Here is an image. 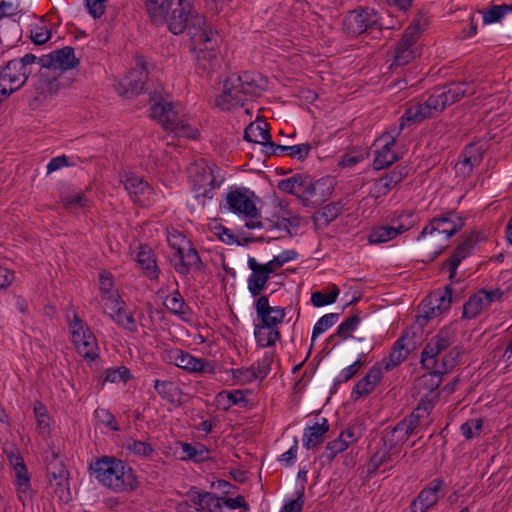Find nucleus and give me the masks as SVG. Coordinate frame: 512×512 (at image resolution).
<instances>
[{"label": "nucleus", "instance_id": "nucleus-46", "mask_svg": "<svg viewBox=\"0 0 512 512\" xmlns=\"http://www.w3.org/2000/svg\"><path fill=\"white\" fill-rule=\"evenodd\" d=\"M429 296L423 299L418 307L417 323L420 326H425L431 319H434L442 315L439 310L436 309L435 305L429 303Z\"/></svg>", "mask_w": 512, "mask_h": 512}, {"label": "nucleus", "instance_id": "nucleus-45", "mask_svg": "<svg viewBox=\"0 0 512 512\" xmlns=\"http://www.w3.org/2000/svg\"><path fill=\"white\" fill-rule=\"evenodd\" d=\"M508 13H512V4L492 5L483 12L484 24L500 22Z\"/></svg>", "mask_w": 512, "mask_h": 512}, {"label": "nucleus", "instance_id": "nucleus-22", "mask_svg": "<svg viewBox=\"0 0 512 512\" xmlns=\"http://www.w3.org/2000/svg\"><path fill=\"white\" fill-rule=\"evenodd\" d=\"M484 149L475 143L466 145L455 164L456 174L463 179L471 176L473 169L483 160Z\"/></svg>", "mask_w": 512, "mask_h": 512}, {"label": "nucleus", "instance_id": "nucleus-26", "mask_svg": "<svg viewBox=\"0 0 512 512\" xmlns=\"http://www.w3.org/2000/svg\"><path fill=\"white\" fill-rule=\"evenodd\" d=\"M123 184L134 203L142 206L147 205L149 196L153 193V188L148 182L134 174H126Z\"/></svg>", "mask_w": 512, "mask_h": 512}, {"label": "nucleus", "instance_id": "nucleus-35", "mask_svg": "<svg viewBox=\"0 0 512 512\" xmlns=\"http://www.w3.org/2000/svg\"><path fill=\"white\" fill-rule=\"evenodd\" d=\"M410 225L411 223H399L396 226L382 225L374 227L368 236V240L372 244L388 242L390 240L395 239L399 234H402L403 232L407 231L410 228Z\"/></svg>", "mask_w": 512, "mask_h": 512}, {"label": "nucleus", "instance_id": "nucleus-40", "mask_svg": "<svg viewBox=\"0 0 512 512\" xmlns=\"http://www.w3.org/2000/svg\"><path fill=\"white\" fill-rule=\"evenodd\" d=\"M163 304L170 313L179 316L182 320H188L191 316V309L178 290L167 296Z\"/></svg>", "mask_w": 512, "mask_h": 512}, {"label": "nucleus", "instance_id": "nucleus-7", "mask_svg": "<svg viewBox=\"0 0 512 512\" xmlns=\"http://www.w3.org/2000/svg\"><path fill=\"white\" fill-rule=\"evenodd\" d=\"M150 117L158 121L166 132L178 137L196 139L199 135L197 128L193 127L184 114H180L173 103L164 99L155 101L150 107Z\"/></svg>", "mask_w": 512, "mask_h": 512}, {"label": "nucleus", "instance_id": "nucleus-11", "mask_svg": "<svg viewBox=\"0 0 512 512\" xmlns=\"http://www.w3.org/2000/svg\"><path fill=\"white\" fill-rule=\"evenodd\" d=\"M216 173H219V168L204 159H200L191 164L189 167V175L193 189L196 192V198H213L215 188L222 183V179L217 181Z\"/></svg>", "mask_w": 512, "mask_h": 512}, {"label": "nucleus", "instance_id": "nucleus-8", "mask_svg": "<svg viewBox=\"0 0 512 512\" xmlns=\"http://www.w3.org/2000/svg\"><path fill=\"white\" fill-rule=\"evenodd\" d=\"M433 407L434 401L422 399L408 416L398 422L392 429L385 431L383 438L386 443L390 444L391 448L398 447L401 449L402 445L421 424V421L429 416Z\"/></svg>", "mask_w": 512, "mask_h": 512}, {"label": "nucleus", "instance_id": "nucleus-52", "mask_svg": "<svg viewBox=\"0 0 512 512\" xmlns=\"http://www.w3.org/2000/svg\"><path fill=\"white\" fill-rule=\"evenodd\" d=\"M103 313L109 316V313L119 312L120 309L126 308V303L117 293L102 296Z\"/></svg>", "mask_w": 512, "mask_h": 512}, {"label": "nucleus", "instance_id": "nucleus-47", "mask_svg": "<svg viewBox=\"0 0 512 512\" xmlns=\"http://www.w3.org/2000/svg\"><path fill=\"white\" fill-rule=\"evenodd\" d=\"M109 317L121 328L135 333L137 331L136 321L132 314L127 313L126 308L120 309L119 312L109 313Z\"/></svg>", "mask_w": 512, "mask_h": 512}, {"label": "nucleus", "instance_id": "nucleus-44", "mask_svg": "<svg viewBox=\"0 0 512 512\" xmlns=\"http://www.w3.org/2000/svg\"><path fill=\"white\" fill-rule=\"evenodd\" d=\"M428 302L432 303V305H435L436 309L439 310L441 314L448 311L452 303L451 286L447 285L443 292H435L433 294H430Z\"/></svg>", "mask_w": 512, "mask_h": 512}, {"label": "nucleus", "instance_id": "nucleus-4", "mask_svg": "<svg viewBox=\"0 0 512 512\" xmlns=\"http://www.w3.org/2000/svg\"><path fill=\"white\" fill-rule=\"evenodd\" d=\"M267 80L261 75L244 72L232 73L223 83V91L216 99V105L222 110H230L243 106L246 101L253 100L266 89Z\"/></svg>", "mask_w": 512, "mask_h": 512}, {"label": "nucleus", "instance_id": "nucleus-13", "mask_svg": "<svg viewBox=\"0 0 512 512\" xmlns=\"http://www.w3.org/2000/svg\"><path fill=\"white\" fill-rule=\"evenodd\" d=\"M69 328L71 330L72 342L77 352L88 360H95L98 354V343L96 337L92 333L90 327L73 312V318L69 320Z\"/></svg>", "mask_w": 512, "mask_h": 512}, {"label": "nucleus", "instance_id": "nucleus-19", "mask_svg": "<svg viewBox=\"0 0 512 512\" xmlns=\"http://www.w3.org/2000/svg\"><path fill=\"white\" fill-rule=\"evenodd\" d=\"M169 359L179 368L188 372L216 373L213 363L194 357L181 349H173L169 352Z\"/></svg>", "mask_w": 512, "mask_h": 512}, {"label": "nucleus", "instance_id": "nucleus-2", "mask_svg": "<svg viewBox=\"0 0 512 512\" xmlns=\"http://www.w3.org/2000/svg\"><path fill=\"white\" fill-rule=\"evenodd\" d=\"M454 341V332L444 328L426 344L421 353L420 363L427 372L418 378L417 386L420 391L426 394L434 392L440 386L442 376L459 363L463 353V349L459 346L452 347L441 359L438 358Z\"/></svg>", "mask_w": 512, "mask_h": 512}, {"label": "nucleus", "instance_id": "nucleus-49", "mask_svg": "<svg viewBox=\"0 0 512 512\" xmlns=\"http://www.w3.org/2000/svg\"><path fill=\"white\" fill-rule=\"evenodd\" d=\"M359 323L360 318L358 315L349 316L338 326L336 334L332 335L329 340H332L336 336L342 340L347 339L350 337L351 333L356 330Z\"/></svg>", "mask_w": 512, "mask_h": 512}, {"label": "nucleus", "instance_id": "nucleus-36", "mask_svg": "<svg viewBox=\"0 0 512 512\" xmlns=\"http://www.w3.org/2000/svg\"><path fill=\"white\" fill-rule=\"evenodd\" d=\"M136 261L140 265L143 273L150 280H157L160 269L157 266L155 255L152 249L147 245H141L136 255Z\"/></svg>", "mask_w": 512, "mask_h": 512}, {"label": "nucleus", "instance_id": "nucleus-43", "mask_svg": "<svg viewBox=\"0 0 512 512\" xmlns=\"http://www.w3.org/2000/svg\"><path fill=\"white\" fill-rule=\"evenodd\" d=\"M179 445L184 453V456L181 457L182 460L203 462L208 459L209 450L203 444L197 443L196 445H192L186 442H179Z\"/></svg>", "mask_w": 512, "mask_h": 512}, {"label": "nucleus", "instance_id": "nucleus-41", "mask_svg": "<svg viewBox=\"0 0 512 512\" xmlns=\"http://www.w3.org/2000/svg\"><path fill=\"white\" fill-rule=\"evenodd\" d=\"M355 440L356 438L353 432L349 430L342 431L336 439L327 443V458L330 460L333 459L335 455L346 450L349 444L353 443Z\"/></svg>", "mask_w": 512, "mask_h": 512}, {"label": "nucleus", "instance_id": "nucleus-27", "mask_svg": "<svg viewBox=\"0 0 512 512\" xmlns=\"http://www.w3.org/2000/svg\"><path fill=\"white\" fill-rule=\"evenodd\" d=\"M247 265L252 271L248 278V290L251 295L255 297L260 295L265 288L272 272L267 265L258 263L253 257L248 259Z\"/></svg>", "mask_w": 512, "mask_h": 512}, {"label": "nucleus", "instance_id": "nucleus-14", "mask_svg": "<svg viewBox=\"0 0 512 512\" xmlns=\"http://www.w3.org/2000/svg\"><path fill=\"white\" fill-rule=\"evenodd\" d=\"M382 25L378 13L371 8H357L349 11L342 21L343 32L350 37H356Z\"/></svg>", "mask_w": 512, "mask_h": 512}, {"label": "nucleus", "instance_id": "nucleus-42", "mask_svg": "<svg viewBox=\"0 0 512 512\" xmlns=\"http://www.w3.org/2000/svg\"><path fill=\"white\" fill-rule=\"evenodd\" d=\"M154 389L163 400L171 404L178 401L180 389L174 382L156 379L154 380Z\"/></svg>", "mask_w": 512, "mask_h": 512}, {"label": "nucleus", "instance_id": "nucleus-55", "mask_svg": "<svg viewBox=\"0 0 512 512\" xmlns=\"http://www.w3.org/2000/svg\"><path fill=\"white\" fill-rule=\"evenodd\" d=\"M233 380L238 384H248L259 380L253 366L249 368H239L231 370Z\"/></svg>", "mask_w": 512, "mask_h": 512}, {"label": "nucleus", "instance_id": "nucleus-51", "mask_svg": "<svg viewBox=\"0 0 512 512\" xmlns=\"http://www.w3.org/2000/svg\"><path fill=\"white\" fill-rule=\"evenodd\" d=\"M298 256V253L295 250H284L277 256H274L272 260L265 263L269 270L272 273H275L278 269H280L284 264L295 260Z\"/></svg>", "mask_w": 512, "mask_h": 512}, {"label": "nucleus", "instance_id": "nucleus-10", "mask_svg": "<svg viewBox=\"0 0 512 512\" xmlns=\"http://www.w3.org/2000/svg\"><path fill=\"white\" fill-rule=\"evenodd\" d=\"M45 462L49 488L59 501L68 503L72 496L69 485V472L64 464L63 456L54 450H50L46 452Z\"/></svg>", "mask_w": 512, "mask_h": 512}, {"label": "nucleus", "instance_id": "nucleus-30", "mask_svg": "<svg viewBox=\"0 0 512 512\" xmlns=\"http://www.w3.org/2000/svg\"><path fill=\"white\" fill-rule=\"evenodd\" d=\"M407 174V167L398 165L389 173L379 178L373 186L375 198L387 195Z\"/></svg>", "mask_w": 512, "mask_h": 512}, {"label": "nucleus", "instance_id": "nucleus-56", "mask_svg": "<svg viewBox=\"0 0 512 512\" xmlns=\"http://www.w3.org/2000/svg\"><path fill=\"white\" fill-rule=\"evenodd\" d=\"M482 426V419H471L460 426V431L466 439L470 440L480 434Z\"/></svg>", "mask_w": 512, "mask_h": 512}, {"label": "nucleus", "instance_id": "nucleus-37", "mask_svg": "<svg viewBox=\"0 0 512 512\" xmlns=\"http://www.w3.org/2000/svg\"><path fill=\"white\" fill-rule=\"evenodd\" d=\"M399 453L400 449L398 447L391 448L390 444L386 443L385 439L382 437L379 446L370 458L368 464L369 472H374L380 466L392 462L394 456L398 455Z\"/></svg>", "mask_w": 512, "mask_h": 512}, {"label": "nucleus", "instance_id": "nucleus-23", "mask_svg": "<svg viewBox=\"0 0 512 512\" xmlns=\"http://www.w3.org/2000/svg\"><path fill=\"white\" fill-rule=\"evenodd\" d=\"M291 225L292 223L289 217L279 214H273L271 218H266L264 221L258 218L256 220H246L245 222V227L248 229L264 228L271 232H278V234L271 237V239H280L286 236L291 237Z\"/></svg>", "mask_w": 512, "mask_h": 512}, {"label": "nucleus", "instance_id": "nucleus-48", "mask_svg": "<svg viewBox=\"0 0 512 512\" xmlns=\"http://www.w3.org/2000/svg\"><path fill=\"white\" fill-rule=\"evenodd\" d=\"M167 242L176 251V256L183 250H186V247L192 243L183 233L176 229L168 231Z\"/></svg>", "mask_w": 512, "mask_h": 512}, {"label": "nucleus", "instance_id": "nucleus-5", "mask_svg": "<svg viewBox=\"0 0 512 512\" xmlns=\"http://www.w3.org/2000/svg\"><path fill=\"white\" fill-rule=\"evenodd\" d=\"M89 471L104 487L117 493L135 490L138 485L133 469L113 456L95 459L89 464Z\"/></svg>", "mask_w": 512, "mask_h": 512}, {"label": "nucleus", "instance_id": "nucleus-53", "mask_svg": "<svg viewBox=\"0 0 512 512\" xmlns=\"http://www.w3.org/2000/svg\"><path fill=\"white\" fill-rule=\"evenodd\" d=\"M302 441L306 449L316 447L320 443V423L315 422L312 426L307 427L304 430Z\"/></svg>", "mask_w": 512, "mask_h": 512}, {"label": "nucleus", "instance_id": "nucleus-18", "mask_svg": "<svg viewBox=\"0 0 512 512\" xmlns=\"http://www.w3.org/2000/svg\"><path fill=\"white\" fill-rule=\"evenodd\" d=\"M38 65L46 70H57L60 73L69 69L76 68L79 65V60L75 57L74 49L70 46L52 51L47 55L37 57Z\"/></svg>", "mask_w": 512, "mask_h": 512}, {"label": "nucleus", "instance_id": "nucleus-24", "mask_svg": "<svg viewBox=\"0 0 512 512\" xmlns=\"http://www.w3.org/2000/svg\"><path fill=\"white\" fill-rule=\"evenodd\" d=\"M317 184L318 181H313L307 176L297 196L307 212L312 214L315 226H317V215L320 210V193L317 192Z\"/></svg>", "mask_w": 512, "mask_h": 512}, {"label": "nucleus", "instance_id": "nucleus-9", "mask_svg": "<svg viewBox=\"0 0 512 512\" xmlns=\"http://www.w3.org/2000/svg\"><path fill=\"white\" fill-rule=\"evenodd\" d=\"M425 24L421 19H414L404 30L401 39L394 47L393 61L390 69L405 66L421 55V44L419 38L424 30Z\"/></svg>", "mask_w": 512, "mask_h": 512}, {"label": "nucleus", "instance_id": "nucleus-3", "mask_svg": "<svg viewBox=\"0 0 512 512\" xmlns=\"http://www.w3.org/2000/svg\"><path fill=\"white\" fill-rule=\"evenodd\" d=\"M476 93L473 82H457L434 88L432 94L423 102H409L400 119L399 129L420 123L426 118L440 114L447 106H450L465 96Z\"/></svg>", "mask_w": 512, "mask_h": 512}, {"label": "nucleus", "instance_id": "nucleus-61", "mask_svg": "<svg viewBox=\"0 0 512 512\" xmlns=\"http://www.w3.org/2000/svg\"><path fill=\"white\" fill-rule=\"evenodd\" d=\"M131 374L128 368L122 366L116 369H109L106 371L105 381L111 383L126 382L130 379Z\"/></svg>", "mask_w": 512, "mask_h": 512}, {"label": "nucleus", "instance_id": "nucleus-64", "mask_svg": "<svg viewBox=\"0 0 512 512\" xmlns=\"http://www.w3.org/2000/svg\"><path fill=\"white\" fill-rule=\"evenodd\" d=\"M34 414L37 419V426L39 429H46L49 427V415L46 407L39 401L34 404Z\"/></svg>", "mask_w": 512, "mask_h": 512}, {"label": "nucleus", "instance_id": "nucleus-6", "mask_svg": "<svg viewBox=\"0 0 512 512\" xmlns=\"http://www.w3.org/2000/svg\"><path fill=\"white\" fill-rule=\"evenodd\" d=\"M258 323L255 324L254 336L261 347H271L280 340L279 326L285 318V311L278 306H270L266 295L260 296L255 305Z\"/></svg>", "mask_w": 512, "mask_h": 512}, {"label": "nucleus", "instance_id": "nucleus-29", "mask_svg": "<svg viewBox=\"0 0 512 512\" xmlns=\"http://www.w3.org/2000/svg\"><path fill=\"white\" fill-rule=\"evenodd\" d=\"M382 378V368L376 364L372 366L366 375L360 379L351 392V399L357 401L363 396L372 393Z\"/></svg>", "mask_w": 512, "mask_h": 512}, {"label": "nucleus", "instance_id": "nucleus-32", "mask_svg": "<svg viewBox=\"0 0 512 512\" xmlns=\"http://www.w3.org/2000/svg\"><path fill=\"white\" fill-rule=\"evenodd\" d=\"M476 240L472 234L463 236L461 242L454 249L451 257L446 260L445 265L448 267L450 278H453L456 274L457 268L462 260L467 258L474 246Z\"/></svg>", "mask_w": 512, "mask_h": 512}, {"label": "nucleus", "instance_id": "nucleus-38", "mask_svg": "<svg viewBox=\"0 0 512 512\" xmlns=\"http://www.w3.org/2000/svg\"><path fill=\"white\" fill-rule=\"evenodd\" d=\"M268 151L267 155H288L292 158H297L298 160H304L308 157L309 152L312 148L310 143H304L299 145H280L276 143H268Z\"/></svg>", "mask_w": 512, "mask_h": 512}, {"label": "nucleus", "instance_id": "nucleus-31", "mask_svg": "<svg viewBox=\"0 0 512 512\" xmlns=\"http://www.w3.org/2000/svg\"><path fill=\"white\" fill-rule=\"evenodd\" d=\"M61 73L54 72L53 70H47L41 72L35 85L36 95L34 99L40 101L46 97V95H54L58 92L60 87L59 77Z\"/></svg>", "mask_w": 512, "mask_h": 512}, {"label": "nucleus", "instance_id": "nucleus-33", "mask_svg": "<svg viewBox=\"0 0 512 512\" xmlns=\"http://www.w3.org/2000/svg\"><path fill=\"white\" fill-rule=\"evenodd\" d=\"M244 139L248 142L260 144L264 147V152L267 154L268 143L271 141V135L268 130V124L264 121L250 123L244 131Z\"/></svg>", "mask_w": 512, "mask_h": 512}, {"label": "nucleus", "instance_id": "nucleus-21", "mask_svg": "<svg viewBox=\"0 0 512 512\" xmlns=\"http://www.w3.org/2000/svg\"><path fill=\"white\" fill-rule=\"evenodd\" d=\"M444 480L436 478L430 484L422 489L418 496L411 502L409 509L410 512H427L438 502L440 492L444 488Z\"/></svg>", "mask_w": 512, "mask_h": 512}, {"label": "nucleus", "instance_id": "nucleus-15", "mask_svg": "<svg viewBox=\"0 0 512 512\" xmlns=\"http://www.w3.org/2000/svg\"><path fill=\"white\" fill-rule=\"evenodd\" d=\"M464 227V219L455 212H446L439 217H434L422 229L417 240H422L426 236L435 238L443 236L445 242L457 234Z\"/></svg>", "mask_w": 512, "mask_h": 512}, {"label": "nucleus", "instance_id": "nucleus-58", "mask_svg": "<svg viewBox=\"0 0 512 512\" xmlns=\"http://www.w3.org/2000/svg\"><path fill=\"white\" fill-rule=\"evenodd\" d=\"M197 499L198 502L204 503V508H206L207 512H218L222 508L221 499L210 492H203L201 498Z\"/></svg>", "mask_w": 512, "mask_h": 512}, {"label": "nucleus", "instance_id": "nucleus-57", "mask_svg": "<svg viewBox=\"0 0 512 512\" xmlns=\"http://www.w3.org/2000/svg\"><path fill=\"white\" fill-rule=\"evenodd\" d=\"M272 363L273 355L271 353H265L260 360L252 365L260 381L269 374Z\"/></svg>", "mask_w": 512, "mask_h": 512}, {"label": "nucleus", "instance_id": "nucleus-20", "mask_svg": "<svg viewBox=\"0 0 512 512\" xmlns=\"http://www.w3.org/2000/svg\"><path fill=\"white\" fill-rule=\"evenodd\" d=\"M148 71L143 59H137V67L119 84V93L126 98L139 95L144 90Z\"/></svg>", "mask_w": 512, "mask_h": 512}, {"label": "nucleus", "instance_id": "nucleus-50", "mask_svg": "<svg viewBox=\"0 0 512 512\" xmlns=\"http://www.w3.org/2000/svg\"><path fill=\"white\" fill-rule=\"evenodd\" d=\"M307 175H294L290 178L283 179L279 182L278 188L286 193L295 194L298 196L300 188L302 187Z\"/></svg>", "mask_w": 512, "mask_h": 512}, {"label": "nucleus", "instance_id": "nucleus-62", "mask_svg": "<svg viewBox=\"0 0 512 512\" xmlns=\"http://www.w3.org/2000/svg\"><path fill=\"white\" fill-rule=\"evenodd\" d=\"M16 474V485L17 489L20 492H26L30 486V478L28 475V471L26 465H19L16 469H14Z\"/></svg>", "mask_w": 512, "mask_h": 512}, {"label": "nucleus", "instance_id": "nucleus-39", "mask_svg": "<svg viewBox=\"0 0 512 512\" xmlns=\"http://www.w3.org/2000/svg\"><path fill=\"white\" fill-rule=\"evenodd\" d=\"M143 2L151 21L156 24H162L174 0H143Z\"/></svg>", "mask_w": 512, "mask_h": 512}, {"label": "nucleus", "instance_id": "nucleus-34", "mask_svg": "<svg viewBox=\"0 0 512 512\" xmlns=\"http://www.w3.org/2000/svg\"><path fill=\"white\" fill-rule=\"evenodd\" d=\"M378 142H384L381 148L376 150V155L373 161V167L376 170L384 169L398 160V156L394 151H392V146H394L396 140L394 137H390L388 139L385 136H382Z\"/></svg>", "mask_w": 512, "mask_h": 512}, {"label": "nucleus", "instance_id": "nucleus-16", "mask_svg": "<svg viewBox=\"0 0 512 512\" xmlns=\"http://www.w3.org/2000/svg\"><path fill=\"white\" fill-rule=\"evenodd\" d=\"M253 192L248 189L236 188L230 190L225 198V201L220 204V210H227L229 212L242 215L247 220H256L261 218L260 213L252 200Z\"/></svg>", "mask_w": 512, "mask_h": 512}, {"label": "nucleus", "instance_id": "nucleus-12", "mask_svg": "<svg viewBox=\"0 0 512 512\" xmlns=\"http://www.w3.org/2000/svg\"><path fill=\"white\" fill-rule=\"evenodd\" d=\"M35 64H38V60L32 53H27L21 58L12 59L0 69V79L4 80L16 92L26 83Z\"/></svg>", "mask_w": 512, "mask_h": 512}, {"label": "nucleus", "instance_id": "nucleus-17", "mask_svg": "<svg viewBox=\"0 0 512 512\" xmlns=\"http://www.w3.org/2000/svg\"><path fill=\"white\" fill-rule=\"evenodd\" d=\"M503 295L504 292L498 288L493 290H478L464 303L462 318L468 320L476 318L492 303L502 301Z\"/></svg>", "mask_w": 512, "mask_h": 512}, {"label": "nucleus", "instance_id": "nucleus-60", "mask_svg": "<svg viewBox=\"0 0 512 512\" xmlns=\"http://www.w3.org/2000/svg\"><path fill=\"white\" fill-rule=\"evenodd\" d=\"M343 211V205L340 201L332 202L322 206V218L326 224H329L336 219Z\"/></svg>", "mask_w": 512, "mask_h": 512}, {"label": "nucleus", "instance_id": "nucleus-63", "mask_svg": "<svg viewBox=\"0 0 512 512\" xmlns=\"http://www.w3.org/2000/svg\"><path fill=\"white\" fill-rule=\"evenodd\" d=\"M362 366H363V362L360 359H357L355 362H353L351 365L344 368L340 372V374L337 378V382L344 383V382L349 381L359 372V370L361 369Z\"/></svg>", "mask_w": 512, "mask_h": 512}, {"label": "nucleus", "instance_id": "nucleus-54", "mask_svg": "<svg viewBox=\"0 0 512 512\" xmlns=\"http://www.w3.org/2000/svg\"><path fill=\"white\" fill-rule=\"evenodd\" d=\"M126 449L141 457H149L154 453V449L149 443L134 439H130L126 442Z\"/></svg>", "mask_w": 512, "mask_h": 512}, {"label": "nucleus", "instance_id": "nucleus-59", "mask_svg": "<svg viewBox=\"0 0 512 512\" xmlns=\"http://www.w3.org/2000/svg\"><path fill=\"white\" fill-rule=\"evenodd\" d=\"M62 201L67 210H75L77 208L85 207L88 203V199L83 192L66 196Z\"/></svg>", "mask_w": 512, "mask_h": 512}, {"label": "nucleus", "instance_id": "nucleus-28", "mask_svg": "<svg viewBox=\"0 0 512 512\" xmlns=\"http://www.w3.org/2000/svg\"><path fill=\"white\" fill-rule=\"evenodd\" d=\"M408 332L395 341L388 358L383 360L384 368L389 371L401 364L415 348V343L408 340Z\"/></svg>", "mask_w": 512, "mask_h": 512}, {"label": "nucleus", "instance_id": "nucleus-1", "mask_svg": "<svg viewBox=\"0 0 512 512\" xmlns=\"http://www.w3.org/2000/svg\"><path fill=\"white\" fill-rule=\"evenodd\" d=\"M164 23H167L169 31L175 35L187 29L191 41V52L204 70L211 68V65L208 66L206 62L216 60L217 32L207 23L204 15L195 11L194 0H177L171 14L167 13Z\"/></svg>", "mask_w": 512, "mask_h": 512}, {"label": "nucleus", "instance_id": "nucleus-25", "mask_svg": "<svg viewBox=\"0 0 512 512\" xmlns=\"http://www.w3.org/2000/svg\"><path fill=\"white\" fill-rule=\"evenodd\" d=\"M176 258L177 261L173 263V267L175 271L182 276L188 275L191 270H205V264L192 243L186 247V250L180 252Z\"/></svg>", "mask_w": 512, "mask_h": 512}]
</instances>
